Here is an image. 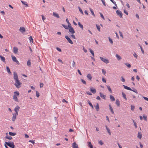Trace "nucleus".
Instances as JSON below:
<instances>
[{
	"label": "nucleus",
	"instance_id": "obj_31",
	"mask_svg": "<svg viewBox=\"0 0 148 148\" xmlns=\"http://www.w3.org/2000/svg\"><path fill=\"white\" fill-rule=\"evenodd\" d=\"M9 134L10 135L13 136H14L16 134V133H14L10 132L9 133Z\"/></svg>",
	"mask_w": 148,
	"mask_h": 148
},
{
	"label": "nucleus",
	"instance_id": "obj_38",
	"mask_svg": "<svg viewBox=\"0 0 148 148\" xmlns=\"http://www.w3.org/2000/svg\"><path fill=\"white\" fill-rule=\"evenodd\" d=\"M5 138L8 139H9V140H11L12 139V137L10 136H7L5 137Z\"/></svg>",
	"mask_w": 148,
	"mask_h": 148
},
{
	"label": "nucleus",
	"instance_id": "obj_43",
	"mask_svg": "<svg viewBox=\"0 0 148 148\" xmlns=\"http://www.w3.org/2000/svg\"><path fill=\"white\" fill-rule=\"evenodd\" d=\"M119 34H120V36H121V37L122 38V39H123V36L122 33L120 31L119 32Z\"/></svg>",
	"mask_w": 148,
	"mask_h": 148
},
{
	"label": "nucleus",
	"instance_id": "obj_28",
	"mask_svg": "<svg viewBox=\"0 0 148 148\" xmlns=\"http://www.w3.org/2000/svg\"><path fill=\"white\" fill-rule=\"evenodd\" d=\"M89 50L90 51V52L91 53L92 56L93 57H94L95 56H94V53L93 51L90 49H89Z\"/></svg>",
	"mask_w": 148,
	"mask_h": 148
},
{
	"label": "nucleus",
	"instance_id": "obj_60",
	"mask_svg": "<svg viewBox=\"0 0 148 148\" xmlns=\"http://www.w3.org/2000/svg\"><path fill=\"white\" fill-rule=\"evenodd\" d=\"M143 97L144 99L148 101V98H147L145 97Z\"/></svg>",
	"mask_w": 148,
	"mask_h": 148
},
{
	"label": "nucleus",
	"instance_id": "obj_12",
	"mask_svg": "<svg viewBox=\"0 0 148 148\" xmlns=\"http://www.w3.org/2000/svg\"><path fill=\"white\" fill-rule=\"evenodd\" d=\"M72 147L73 148H79L78 145L75 142H74L73 144Z\"/></svg>",
	"mask_w": 148,
	"mask_h": 148
},
{
	"label": "nucleus",
	"instance_id": "obj_55",
	"mask_svg": "<svg viewBox=\"0 0 148 148\" xmlns=\"http://www.w3.org/2000/svg\"><path fill=\"white\" fill-rule=\"evenodd\" d=\"M143 119H144L145 120H146H146H147V116H145V115H144L143 116Z\"/></svg>",
	"mask_w": 148,
	"mask_h": 148
},
{
	"label": "nucleus",
	"instance_id": "obj_23",
	"mask_svg": "<svg viewBox=\"0 0 148 148\" xmlns=\"http://www.w3.org/2000/svg\"><path fill=\"white\" fill-rule=\"evenodd\" d=\"M110 98L112 101H114L115 100L114 97L112 95H110Z\"/></svg>",
	"mask_w": 148,
	"mask_h": 148
},
{
	"label": "nucleus",
	"instance_id": "obj_36",
	"mask_svg": "<svg viewBox=\"0 0 148 148\" xmlns=\"http://www.w3.org/2000/svg\"><path fill=\"white\" fill-rule=\"evenodd\" d=\"M90 11L92 14L95 17V15L94 13V12L93 11H92V9H91V8H90Z\"/></svg>",
	"mask_w": 148,
	"mask_h": 148
},
{
	"label": "nucleus",
	"instance_id": "obj_4",
	"mask_svg": "<svg viewBox=\"0 0 148 148\" xmlns=\"http://www.w3.org/2000/svg\"><path fill=\"white\" fill-rule=\"evenodd\" d=\"M11 56L12 60L14 62H16L17 64H19V62L16 59V57L13 56Z\"/></svg>",
	"mask_w": 148,
	"mask_h": 148
},
{
	"label": "nucleus",
	"instance_id": "obj_49",
	"mask_svg": "<svg viewBox=\"0 0 148 148\" xmlns=\"http://www.w3.org/2000/svg\"><path fill=\"white\" fill-rule=\"evenodd\" d=\"M29 39L31 42L33 41V38L31 36H30L29 37Z\"/></svg>",
	"mask_w": 148,
	"mask_h": 148
},
{
	"label": "nucleus",
	"instance_id": "obj_1",
	"mask_svg": "<svg viewBox=\"0 0 148 148\" xmlns=\"http://www.w3.org/2000/svg\"><path fill=\"white\" fill-rule=\"evenodd\" d=\"M14 79L15 81L14 85L17 88H19L21 87L22 83L18 79V76L16 72H14Z\"/></svg>",
	"mask_w": 148,
	"mask_h": 148
},
{
	"label": "nucleus",
	"instance_id": "obj_5",
	"mask_svg": "<svg viewBox=\"0 0 148 148\" xmlns=\"http://www.w3.org/2000/svg\"><path fill=\"white\" fill-rule=\"evenodd\" d=\"M20 109V107L18 106H16L14 109V111L15 112L16 114H18V112L19 111Z\"/></svg>",
	"mask_w": 148,
	"mask_h": 148
},
{
	"label": "nucleus",
	"instance_id": "obj_20",
	"mask_svg": "<svg viewBox=\"0 0 148 148\" xmlns=\"http://www.w3.org/2000/svg\"><path fill=\"white\" fill-rule=\"evenodd\" d=\"M109 107H110V110L112 113L113 114H114V112L113 110V109L112 108V107L111 105H109Z\"/></svg>",
	"mask_w": 148,
	"mask_h": 148
},
{
	"label": "nucleus",
	"instance_id": "obj_8",
	"mask_svg": "<svg viewBox=\"0 0 148 148\" xmlns=\"http://www.w3.org/2000/svg\"><path fill=\"white\" fill-rule=\"evenodd\" d=\"M65 38L71 44H73V42L70 38L67 36H65Z\"/></svg>",
	"mask_w": 148,
	"mask_h": 148
},
{
	"label": "nucleus",
	"instance_id": "obj_15",
	"mask_svg": "<svg viewBox=\"0 0 148 148\" xmlns=\"http://www.w3.org/2000/svg\"><path fill=\"white\" fill-rule=\"evenodd\" d=\"M142 137V134L140 132H138V134L137 137L138 138L141 139Z\"/></svg>",
	"mask_w": 148,
	"mask_h": 148
},
{
	"label": "nucleus",
	"instance_id": "obj_50",
	"mask_svg": "<svg viewBox=\"0 0 148 148\" xmlns=\"http://www.w3.org/2000/svg\"><path fill=\"white\" fill-rule=\"evenodd\" d=\"M101 1L102 2L103 4L105 6H106V3L105 1L104 0H101Z\"/></svg>",
	"mask_w": 148,
	"mask_h": 148
},
{
	"label": "nucleus",
	"instance_id": "obj_53",
	"mask_svg": "<svg viewBox=\"0 0 148 148\" xmlns=\"http://www.w3.org/2000/svg\"><path fill=\"white\" fill-rule=\"evenodd\" d=\"M79 10L80 12L82 14H83L84 13L82 11V10L80 8V7H79Z\"/></svg>",
	"mask_w": 148,
	"mask_h": 148
},
{
	"label": "nucleus",
	"instance_id": "obj_24",
	"mask_svg": "<svg viewBox=\"0 0 148 148\" xmlns=\"http://www.w3.org/2000/svg\"><path fill=\"white\" fill-rule=\"evenodd\" d=\"M124 86V88L126 89H127V90H132V89H131V88H130V87H129L127 86H125V85H123Z\"/></svg>",
	"mask_w": 148,
	"mask_h": 148
},
{
	"label": "nucleus",
	"instance_id": "obj_30",
	"mask_svg": "<svg viewBox=\"0 0 148 148\" xmlns=\"http://www.w3.org/2000/svg\"><path fill=\"white\" fill-rule=\"evenodd\" d=\"M88 147L90 148H93V146L92 145L90 142H89L88 143Z\"/></svg>",
	"mask_w": 148,
	"mask_h": 148
},
{
	"label": "nucleus",
	"instance_id": "obj_37",
	"mask_svg": "<svg viewBox=\"0 0 148 148\" xmlns=\"http://www.w3.org/2000/svg\"><path fill=\"white\" fill-rule=\"evenodd\" d=\"M96 26L97 29H98V30L99 32H100V26L99 25H98L97 24L96 25Z\"/></svg>",
	"mask_w": 148,
	"mask_h": 148
},
{
	"label": "nucleus",
	"instance_id": "obj_41",
	"mask_svg": "<svg viewBox=\"0 0 148 148\" xmlns=\"http://www.w3.org/2000/svg\"><path fill=\"white\" fill-rule=\"evenodd\" d=\"M125 64L127 66V67L129 68L131 67V65L130 64L127 63H125Z\"/></svg>",
	"mask_w": 148,
	"mask_h": 148
},
{
	"label": "nucleus",
	"instance_id": "obj_42",
	"mask_svg": "<svg viewBox=\"0 0 148 148\" xmlns=\"http://www.w3.org/2000/svg\"><path fill=\"white\" fill-rule=\"evenodd\" d=\"M109 41H110V43L111 44H113V42L112 39H111V38H110V37H109Z\"/></svg>",
	"mask_w": 148,
	"mask_h": 148
},
{
	"label": "nucleus",
	"instance_id": "obj_47",
	"mask_svg": "<svg viewBox=\"0 0 148 148\" xmlns=\"http://www.w3.org/2000/svg\"><path fill=\"white\" fill-rule=\"evenodd\" d=\"M99 143L100 145H102L103 144V143L102 141V140H100L99 141Z\"/></svg>",
	"mask_w": 148,
	"mask_h": 148
},
{
	"label": "nucleus",
	"instance_id": "obj_56",
	"mask_svg": "<svg viewBox=\"0 0 148 148\" xmlns=\"http://www.w3.org/2000/svg\"><path fill=\"white\" fill-rule=\"evenodd\" d=\"M56 49L59 51H60V52L61 51V49H60V48H58V47H56Z\"/></svg>",
	"mask_w": 148,
	"mask_h": 148
},
{
	"label": "nucleus",
	"instance_id": "obj_22",
	"mask_svg": "<svg viewBox=\"0 0 148 148\" xmlns=\"http://www.w3.org/2000/svg\"><path fill=\"white\" fill-rule=\"evenodd\" d=\"M116 104L118 106H120V101L119 99H117L116 100Z\"/></svg>",
	"mask_w": 148,
	"mask_h": 148
},
{
	"label": "nucleus",
	"instance_id": "obj_7",
	"mask_svg": "<svg viewBox=\"0 0 148 148\" xmlns=\"http://www.w3.org/2000/svg\"><path fill=\"white\" fill-rule=\"evenodd\" d=\"M117 15L120 18L122 17L123 14L122 12L120 10H117L116 11Z\"/></svg>",
	"mask_w": 148,
	"mask_h": 148
},
{
	"label": "nucleus",
	"instance_id": "obj_44",
	"mask_svg": "<svg viewBox=\"0 0 148 148\" xmlns=\"http://www.w3.org/2000/svg\"><path fill=\"white\" fill-rule=\"evenodd\" d=\"M36 95L38 97L40 96L39 93L37 91L36 92Z\"/></svg>",
	"mask_w": 148,
	"mask_h": 148
},
{
	"label": "nucleus",
	"instance_id": "obj_33",
	"mask_svg": "<svg viewBox=\"0 0 148 148\" xmlns=\"http://www.w3.org/2000/svg\"><path fill=\"white\" fill-rule=\"evenodd\" d=\"M78 25L79 26V27L81 28H82V29H83V25L82 24H81L79 22H78Z\"/></svg>",
	"mask_w": 148,
	"mask_h": 148
},
{
	"label": "nucleus",
	"instance_id": "obj_58",
	"mask_svg": "<svg viewBox=\"0 0 148 148\" xmlns=\"http://www.w3.org/2000/svg\"><path fill=\"white\" fill-rule=\"evenodd\" d=\"M133 55L136 58H137L138 55L135 53Z\"/></svg>",
	"mask_w": 148,
	"mask_h": 148
},
{
	"label": "nucleus",
	"instance_id": "obj_26",
	"mask_svg": "<svg viewBox=\"0 0 148 148\" xmlns=\"http://www.w3.org/2000/svg\"><path fill=\"white\" fill-rule=\"evenodd\" d=\"M115 56L118 60H119L121 59L120 56L119 55H118L117 54H116Z\"/></svg>",
	"mask_w": 148,
	"mask_h": 148
},
{
	"label": "nucleus",
	"instance_id": "obj_62",
	"mask_svg": "<svg viewBox=\"0 0 148 148\" xmlns=\"http://www.w3.org/2000/svg\"><path fill=\"white\" fill-rule=\"evenodd\" d=\"M102 80L103 82L105 83H106V80L104 78H102Z\"/></svg>",
	"mask_w": 148,
	"mask_h": 148
},
{
	"label": "nucleus",
	"instance_id": "obj_51",
	"mask_svg": "<svg viewBox=\"0 0 148 148\" xmlns=\"http://www.w3.org/2000/svg\"><path fill=\"white\" fill-rule=\"evenodd\" d=\"M81 81L84 84H86V82L83 79H82Z\"/></svg>",
	"mask_w": 148,
	"mask_h": 148
},
{
	"label": "nucleus",
	"instance_id": "obj_34",
	"mask_svg": "<svg viewBox=\"0 0 148 148\" xmlns=\"http://www.w3.org/2000/svg\"><path fill=\"white\" fill-rule=\"evenodd\" d=\"M88 102L89 104V105L92 108V109H93L94 108L93 106L92 105V104L90 102L89 100H88Z\"/></svg>",
	"mask_w": 148,
	"mask_h": 148
},
{
	"label": "nucleus",
	"instance_id": "obj_57",
	"mask_svg": "<svg viewBox=\"0 0 148 148\" xmlns=\"http://www.w3.org/2000/svg\"><path fill=\"white\" fill-rule=\"evenodd\" d=\"M43 84L42 83H40V88H42L43 86Z\"/></svg>",
	"mask_w": 148,
	"mask_h": 148
},
{
	"label": "nucleus",
	"instance_id": "obj_19",
	"mask_svg": "<svg viewBox=\"0 0 148 148\" xmlns=\"http://www.w3.org/2000/svg\"><path fill=\"white\" fill-rule=\"evenodd\" d=\"M20 30L22 32H25V28L23 27H21L20 28Z\"/></svg>",
	"mask_w": 148,
	"mask_h": 148
},
{
	"label": "nucleus",
	"instance_id": "obj_10",
	"mask_svg": "<svg viewBox=\"0 0 148 148\" xmlns=\"http://www.w3.org/2000/svg\"><path fill=\"white\" fill-rule=\"evenodd\" d=\"M69 32L72 34H74L75 32V31L73 29V28L72 27H69Z\"/></svg>",
	"mask_w": 148,
	"mask_h": 148
},
{
	"label": "nucleus",
	"instance_id": "obj_6",
	"mask_svg": "<svg viewBox=\"0 0 148 148\" xmlns=\"http://www.w3.org/2000/svg\"><path fill=\"white\" fill-rule=\"evenodd\" d=\"M100 58L103 62L106 63L107 64L109 62V60L108 59H106L102 57H100Z\"/></svg>",
	"mask_w": 148,
	"mask_h": 148
},
{
	"label": "nucleus",
	"instance_id": "obj_21",
	"mask_svg": "<svg viewBox=\"0 0 148 148\" xmlns=\"http://www.w3.org/2000/svg\"><path fill=\"white\" fill-rule=\"evenodd\" d=\"M100 97L102 98H103V99H106V96H105L103 95V94H102V93H101V92H100Z\"/></svg>",
	"mask_w": 148,
	"mask_h": 148
},
{
	"label": "nucleus",
	"instance_id": "obj_9",
	"mask_svg": "<svg viewBox=\"0 0 148 148\" xmlns=\"http://www.w3.org/2000/svg\"><path fill=\"white\" fill-rule=\"evenodd\" d=\"M13 116L12 118V120L13 121H15L16 119V117L18 115V114H13Z\"/></svg>",
	"mask_w": 148,
	"mask_h": 148
},
{
	"label": "nucleus",
	"instance_id": "obj_32",
	"mask_svg": "<svg viewBox=\"0 0 148 148\" xmlns=\"http://www.w3.org/2000/svg\"><path fill=\"white\" fill-rule=\"evenodd\" d=\"M97 111H98L99 109V106L98 103H97L96 106L95 107Z\"/></svg>",
	"mask_w": 148,
	"mask_h": 148
},
{
	"label": "nucleus",
	"instance_id": "obj_35",
	"mask_svg": "<svg viewBox=\"0 0 148 148\" xmlns=\"http://www.w3.org/2000/svg\"><path fill=\"white\" fill-rule=\"evenodd\" d=\"M6 69H7V72L9 73L10 74L11 73V72L10 71V69L9 67H8V66H7L6 67Z\"/></svg>",
	"mask_w": 148,
	"mask_h": 148
},
{
	"label": "nucleus",
	"instance_id": "obj_63",
	"mask_svg": "<svg viewBox=\"0 0 148 148\" xmlns=\"http://www.w3.org/2000/svg\"><path fill=\"white\" fill-rule=\"evenodd\" d=\"M77 71H78V73L80 75H82V74L80 71V70L79 69H78L77 70Z\"/></svg>",
	"mask_w": 148,
	"mask_h": 148
},
{
	"label": "nucleus",
	"instance_id": "obj_45",
	"mask_svg": "<svg viewBox=\"0 0 148 148\" xmlns=\"http://www.w3.org/2000/svg\"><path fill=\"white\" fill-rule=\"evenodd\" d=\"M135 108V107L133 105L131 106V109L132 111H133Z\"/></svg>",
	"mask_w": 148,
	"mask_h": 148
},
{
	"label": "nucleus",
	"instance_id": "obj_29",
	"mask_svg": "<svg viewBox=\"0 0 148 148\" xmlns=\"http://www.w3.org/2000/svg\"><path fill=\"white\" fill-rule=\"evenodd\" d=\"M21 1L23 4L25 5L26 7L28 6V4H27V3L26 2H24V1Z\"/></svg>",
	"mask_w": 148,
	"mask_h": 148
},
{
	"label": "nucleus",
	"instance_id": "obj_14",
	"mask_svg": "<svg viewBox=\"0 0 148 148\" xmlns=\"http://www.w3.org/2000/svg\"><path fill=\"white\" fill-rule=\"evenodd\" d=\"M53 15L54 16L58 18H60L59 14L57 13L53 12Z\"/></svg>",
	"mask_w": 148,
	"mask_h": 148
},
{
	"label": "nucleus",
	"instance_id": "obj_48",
	"mask_svg": "<svg viewBox=\"0 0 148 148\" xmlns=\"http://www.w3.org/2000/svg\"><path fill=\"white\" fill-rule=\"evenodd\" d=\"M100 16H101V17L102 18H103V19L105 20L104 17L103 15V14L101 13H100Z\"/></svg>",
	"mask_w": 148,
	"mask_h": 148
},
{
	"label": "nucleus",
	"instance_id": "obj_61",
	"mask_svg": "<svg viewBox=\"0 0 148 148\" xmlns=\"http://www.w3.org/2000/svg\"><path fill=\"white\" fill-rule=\"evenodd\" d=\"M110 0L111 1V2H112L115 5H116V2L115 1H113V0Z\"/></svg>",
	"mask_w": 148,
	"mask_h": 148
},
{
	"label": "nucleus",
	"instance_id": "obj_2",
	"mask_svg": "<svg viewBox=\"0 0 148 148\" xmlns=\"http://www.w3.org/2000/svg\"><path fill=\"white\" fill-rule=\"evenodd\" d=\"M20 93L18 91H16L14 92L13 99L16 102H18V97Z\"/></svg>",
	"mask_w": 148,
	"mask_h": 148
},
{
	"label": "nucleus",
	"instance_id": "obj_52",
	"mask_svg": "<svg viewBox=\"0 0 148 148\" xmlns=\"http://www.w3.org/2000/svg\"><path fill=\"white\" fill-rule=\"evenodd\" d=\"M29 142L31 143H33V144L34 145V140H30L29 141Z\"/></svg>",
	"mask_w": 148,
	"mask_h": 148
},
{
	"label": "nucleus",
	"instance_id": "obj_54",
	"mask_svg": "<svg viewBox=\"0 0 148 148\" xmlns=\"http://www.w3.org/2000/svg\"><path fill=\"white\" fill-rule=\"evenodd\" d=\"M42 19L43 21L44 22V21L45 19L46 18L43 15L42 16Z\"/></svg>",
	"mask_w": 148,
	"mask_h": 148
},
{
	"label": "nucleus",
	"instance_id": "obj_18",
	"mask_svg": "<svg viewBox=\"0 0 148 148\" xmlns=\"http://www.w3.org/2000/svg\"><path fill=\"white\" fill-rule=\"evenodd\" d=\"M0 58L1 61H3V62H5V58L4 57L0 55Z\"/></svg>",
	"mask_w": 148,
	"mask_h": 148
},
{
	"label": "nucleus",
	"instance_id": "obj_27",
	"mask_svg": "<svg viewBox=\"0 0 148 148\" xmlns=\"http://www.w3.org/2000/svg\"><path fill=\"white\" fill-rule=\"evenodd\" d=\"M122 96H123V97L126 100H127V98H126V95L125 94L124 92H122Z\"/></svg>",
	"mask_w": 148,
	"mask_h": 148
},
{
	"label": "nucleus",
	"instance_id": "obj_64",
	"mask_svg": "<svg viewBox=\"0 0 148 148\" xmlns=\"http://www.w3.org/2000/svg\"><path fill=\"white\" fill-rule=\"evenodd\" d=\"M121 78H122L121 81L123 82H125V80L123 78V77H121Z\"/></svg>",
	"mask_w": 148,
	"mask_h": 148
},
{
	"label": "nucleus",
	"instance_id": "obj_59",
	"mask_svg": "<svg viewBox=\"0 0 148 148\" xmlns=\"http://www.w3.org/2000/svg\"><path fill=\"white\" fill-rule=\"evenodd\" d=\"M134 125L135 126V128H137V126L136 125V123L134 121Z\"/></svg>",
	"mask_w": 148,
	"mask_h": 148
},
{
	"label": "nucleus",
	"instance_id": "obj_11",
	"mask_svg": "<svg viewBox=\"0 0 148 148\" xmlns=\"http://www.w3.org/2000/svg\"><path fill=\"white\" fill-rule=\"evenodd\" d=\"M106 128V129L107 130V131L109 134V135H111V133L110 132V130L109 128L108 127V126L107 125H105Z\"/></svg>",
	"mask_w": 148,
	"mask_h": 148
},
{
	"label": "nucleus",
	"instance_id": "obj_3",
	"mask_svg": "<svg viewBox=\"0 0 148 148\" xmlns=\"http://www.w3.org/2000/svg\"><path fill=\"white\" fill-rule=\"evenodd\" d=\"M4 144H5L7 146L8 145L11 148H14L15 147L13 142L10 141L8 142H5Z\"/></svg>",
	"mask_w": 148,
	"mask_h": 148
},
{
	"label": "nucleus",
	"instance_id": "obj_25",
	"mask_svg": "<svg viewBox=\"0 0 148 148\" xmlns=\"http://www.w3.org/2000/svg\"><path fill=\"white\" fill-rule=\"evenodd\" d=\"M27 65L29 66H31V61H30V60H28L27 63Z\"/></svg>",
	"mask_w": 148,
	"mask_h": 148
},
{
	"label": "nucleus",
	"instance_id": "obj_46",
	"mask_svg": "<svg viewBox=\"0 0 148 148\" xmlns=\"http://www.w3.org/2000/svg\"><path fill=\"white\" fill-rule=\"evenodd\" d=\"M124 12L127 15H128V13L127 12V11L126 10V9H124Z\"/></svg>",
	"mask_w": 148,
	"mask_h": 148
},
{
	"label": "nucleus",
	"instance_id": "obj_39",
	"mask_svg": "<svg viewBox=\"0 0 148 148\" xmlns=\"http://www.w3.org/2000/svg\"><path fill=\"white\" fill-rule=\"evenodd\" d=\"M107 88H108V89L109 91L110 92H112V91L111 88H110V87L109 86H107Z\"/></svg>",
	"mask_w": 148,
	"mask_h": 148
},
{
	"label": "nucleus",
	"instance_id": "obj_17",
	"mask_svg": "<svg viewBox=\"0 0 148 148\" xmlns=\"http://www.w3.org/2000/svg\"><path fill=\"white\" fill-rule=\"evenodd\" d=\"M87 78L90 80H91V79L92 78V77L91 76V75L90 74H88L87 75Z\"/></svg>",
	"mask_w": 148,
	"mask_h": 148
},
{
	"label": "nucleus",
	"instance_id": "obj_16",
	"mask_svg": "<svg viewBox=\"0 0 148 148\" xmlns=\"http://www.w3.org/2000/svg\"><path fill=\"white\" fill-rule=\"evenodd\" d=\"M90 91L94 94H95L96 92V90L95 88H90Z\"/></svg>",
	"mask_w": 148,
	"mask_h": 148
},
{
	"label": "nucleus",
	"instance_id": "obj_13",
	"mask_svg": "<svg viewBox=\"0 0 148 148\" xmlns=\"http://www.w3.org/2000/svg\"><path fill=\"white\" fill-rule=\"evenodd\" d=\"M13 52L14 53H17L18 52V49L17 47H14L13 48Z\"/></svg>",
	"mask_w": 148,
	"mask_h": 148
},
{
	"label": "nucleus",
	"instance_id": "obj_40",
	"mask_svg": "<svg viewBox=\"0 0 148 148\" xmlns=\"http://www.w3.org/2000/svg\"><path fill=\"white\" fill-rule=\"evenodd\" d=\"M102 73L103 74L105 75L106 74V71L103 69H101Z\"/></svg>",
	"mask_w": 148,
	"mask_h": 148
}]
</instances>
